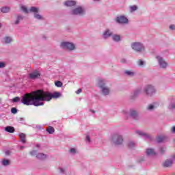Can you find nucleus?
Wrapping results in <instances>:
<instances>
[{
	"label": "nucleus",
	"mask_w": 175,
	"mask_h": 175,
	"mask_svg": "<svg viewBox=\"0 0 175 175\" xmlns=\"http://www.w3.org/2000/svg\"><path fill=\"white\" fill-rule=\"evenodd\" d=\"M56 87H62V82L57 81L55 83Z\"/></svg>",
	"instance_id": "29"
},
{
	"label": "nucleus",
	"mask_w": 175,
	"mask_h": 175,
	"mask_svg": "<svg viewBox=\"0 0 175 175\" xmlns=\"http://www.w3.org/2000/svg\"><path fill=\"white\" fill-rule=\"evenodd\" d=\"M131 47L133 50H135V51H143L144 50V46H143V44L139 42H134L131 44Z\"/></svg>",
	"instance_id": "4"
},
{
	"label": "nucleus",
	"mask_w": 175,
	"mask_h": 175,
	"mask_svg": "<svg viewBox=\"0 0 175 175\" xmlns=\"http://www.w3.org/2000/svg\"><path fill=\"white\" fill-rule=\"evenodd\" d=\"M2 13H9L10 8L9 7H4L1 8Z\"/></svg>",
	"instance_id": "18"
},
{
	"label": "nucleus",
	"mask_w": 175,
	"mask_h": 175,
	"mask_svg": "<svg viewBox=\"0 0 175 175\" xmlns=\"http://www.w3.org/2000/svg\"><path fill=\"white\" fill-rule=\"evenodd\" d=\"M145 92L147 94V95H152L154 92H155V90L151 85H148L145 88Z\"/></svg>",
	"instance_id": "9"
},
{
	"label": "nucleus",
	"mask_w": 175,
	"mask_h": 175,
	"mask_svg": "<svg viewBox=\"0 0 175 175\" xmlns=\"http://www.w3.org/2000/svg\"><path fill=\"white\" fill-rule=\"evenodd\" d=\"M98 87L101 88V92L103 95H109V94H110V90L109 88L105 86V83H102V81H99Z\"/></svg>",
	"instance_id": "3"
},
{
	"label": "nucleus",
	"mask_w": 175,
	"mask_h": 175,
	"mask_svg": "<svg viewBox=\"0 0 175 175\" xmlns=\"http://www.w3.org/2000/svg\"><path fill=\"white\" fill-rule=\"evenodd\" d=\"M170 29L174 30V29H175V25H171L170 26Z\"/></svg>",
	"instance_id": "40"
},
{
	"label": "nucleus",
	"mask_w": 175,
	"mask_h": 175,
	"mask_svg": "<svg viewBox=\"0 0 175 175\" xmlns=\"http://www.w3.org/2000/svg\"><path fill=\"white\" fill-rule=\"evenodd\" d=\"M61 47L70 51L75 50V44L72 42H62Z\"/></svg>",
	"instance_id": "5"
},
{
	"label": "nucleus",
	"mask_w": 175,
	"mask_h": 175,
	"mask_svg": "<svg viewBox=\"0 0 175 175\" xmlns=\"http://www.w3.org/2000/svg\"><path fill=\"white\" fill-rule=\"evenodd\" d=\"M92 112H93V113H95V111H91Z\"/></svg>",
	"instance_id": "47"
},
{
	"label": "nucleus",
	"mask_w": 175,
	"mask_h": 175,
	"mask_svg": "<svg viewBox=\"0 0 175 175\" xmlns=\"http://www.w3.org/2000/svg\"><path fill=\"white\" fill-rule=\"evenodd\" d=\"M156 58H157L158 62L161 68H163V69H165V68L167 66V63L162 57H160L159 56H157Z\"/></svg>",
	"instance_id": "8"
},
{
	"label": "nucleus",
	"mask_w": 175,
	"mask_h": 175,
	"mask_svg": "<svg viewBox=\"0 0 175 175\" xmlns=\"http://www.w3.org/2000/svg\"><path fill=\"white\" fill-rule=\"evenodd\" d=\"M61 96V93L55 92L51 94L50 92H44L42 90L33 91L31 93L26 94L23 96L21 102L26 106H43L42 102H50L52 99H57Z\"/></svg>",
	"instance_id": "1"
},
{
	"label": "nucleus",
	"mask_w": 175,
	"mask_h": 175,
	"mask_svg": "<svg viewBox=\"0 0 175 175\" xmlns=\"http://www.w3.org/2000/svg\"><path fill=\"white\" fill-rule=\"evenodd\" d=\"M112 35L111 32H110V31L107 30L104 33V38L106 39V38H109L110 37V36Z\"/></svg>",
	"instance_id": "19"
},
{
	"label": "nucleus",
	"mask_w": 175,
	"mask_h": 175,
	"mask_svg": "<svg viewBox=\"0 0 175 175\" xmlns=\"http://www.w3.org/2000/svg\"><path fill=\"white\" fill-rule=\"evenodd\" d=\"M34 17L35 18H37L38 20H42V16H40L39 14L38 13H35L34 14Z\"/></svg>",
	"instance_id": "28"
},
{
	"label": "nucleus",
	"mask_w": 175,
	"mask_h": 175,
	"mask_svg": "<svg viewBox=\"0 0 175 175\" xmlns=\"http://www.w3.org/2000/svg\"><path fill=\"white\" fill-rule=\"evenodd\" d=\"M86 140H88V142H91V139H90L89 135L86 136Z\"/></svg>",
	"instance_id": "44"
},
{
	"label": "nucleus",
	"mask_w": 175,
	"mask_h": 175,
	"mask_svg": "<svg viewBox=\"0 0 175 175\" xmlns=\"http://www.w3.org/2000/svg\"><path fill=\"white\" fill-rule=\"evenodd\" d=\"M23 17L21 16H18L17 19L15 21L14 24L17 25V24L20 23V21L23 20Z\"/></svg>",
	"instance_id": "21"
},
{
	"label": "nucleus",
	"mask_w": 175,
	"mask_h": 175,
	"mask_svg": "<svg viewBox=\"0 0 175 175\" xmlns=\"http://www.w3.org/2000/svg\"><path fill=\"white\" fill-rule=\"evenodd\" d=\"M137 64L139 66H143L144 65V62H143L142 59H139L137 61Z\"/></svg>",
	"instance_id": "32"
},
{
	"label": "nucleus",
	"mask_w": 175,
	"mask_h": 175,
	"mask_svg": "<svg viewBox=\"0 0 175 175\" xmlns=\"http://www.w3.org/2000/svg\"><path fill=\"white\" fill-rule=\"evenodd\" d=\"M21 10H23V12H24L25 13H28V10L27 9L26 7L22 6L21 8Z\"/></svg>",
	"instance_id": "33"
},
{
	"label": "nucleus",
	"mask_w": 175,
	"mask_h": 175,
	"mask_svg": "<svg viewBox=\"0 0 175 175\" xmlns=\"http://www.w3.org/2000/svg\"><path fill=\"white\" fill-rule=\"evenodd\" d=\"M1 24H0V28H1Z\"/></svg>",
	"instance_id": "49"
},
{
	"label": "nucleus",
	"mask_w": 175,
	"mask_h": 175,
	"mask_svg": "<svg viewBox=\"0 0 175 175\" xmlns=\"http://www.w3.org/2000/svg\"><path fill=\"white\" fill-rule=\"evenodd\" d=\"M112 142L115 143L116 144H122V142H124V139L122 138V136L118 135V134H115L112 137Z\"/></svg>",
	"instance_id": "2"
},
{
	"label": "nucleus",
	"mask_w": 175,
	"mask_h": 175,
	"mask_svg": "<svg viewBox=\"0 0 175 175\" xmlns=\"http://www.w3.org/2000/svg\"><path fill=\"white\" fill-rule=\"evenodd\" d=\"M121 39V37L118 35H114L113 36V40H114L115 42H120Z\"/></svg>",
	"instance_id": "22"
},
{
	"label": "nucleus",
	"mask_w": 175,
	"mask_h": 175,
	"mask_svg": "<svg viewBox=\"0 0 175 175\" xmlns=\"http://www.w3.org/2000/svg\"><path fill=\"white\" fill-rule=\"evenodd\" d=\"M30 155H31V157H35V155H36V158H38V159H41V160L46 159V158H47V156L43 153H39V154H36V150L31 151Z\"/></svg>",
	"instance_id": "6"
},
{
	"label": "nucleus",
	"mask_w": 175,
	"mask_h": 175,
	"mask_svg": "<svg viewBox=\"0 0 175 175\" xmlns=\"http://www.w3.org/2000/svg\"><path fill=\"white\" fill-rule=\"evenodd\" d=\"M70 152H72V154L76 153V149H75L74 148H71L70 150Z\"/></svg>",
	"instance_id": "39"
},
{
	"label": "nucleus",
	"mask_w": 175,
	"mask_h": 175,
	"mask_svg": "<svg viewBox=\"0 0 175 175\" xmlns=\"http://www.w3.org/2000/svg\"><path fill=\"white\" fill-rule=\"evenodd\" d=\"M165 140V137L159 136L157 138V143H162Z\"/></svg>",
	"instance_id": "25"
},
{
	"label": "nucleus",
	"mask_w": 175,
	"mask_h": 175,
	"mask_svg": "<svg viewBox=\"0 0 175 175\" xmlns=\"http://www.w3.org/2000/svg\"><path fill=\"white\" fill-rule=\"evenodd\" d=\"M130 116L135 118L136 117V111H131Z\"/></svg>",
	"instance_id": "30"
},
{
	"label": "nucleus",
	"mask_w": 175,
	"mask_h": 175,
	"mask_svg": "<svg viewBox=\"0 0 175 175\" xmlns=\"http://www.w3.org/2000/svg\"><path fill=\"white\" fill-rule=\"evenodd\" d=\"M172 165H173V161L172 160H166L163 163V166L164 167H170V166H171Z\"/></svg>",
	"instance_id": "13"
},
{
	"label": "nucleus",
	"mask_w": 175,
	"mask_h": 175,
	"mask_svg": "<svg viewBox=\"0 0 175 175\" xmlns=\"http://www.w3.org/2000/svg\"><path fill=\"white\" fill-rule=\"evenodd\" d=\"M126 75H127L128 76H133V75H135L134 72L130 71V70H126L125 71Z\"/></svg>",
	"instance_id": "27"
},
{
	"label": "nucleus",
	"mask_w": 175,
	"mask_h": 175,
	"mask_svg": "<svg viewBox=\"0 0 175 175\" xmlns=\"http://www.w3.org/2000/svg\"><path fill=\"white\" fill-rule=\"evenodd\" d=\"M2 165L3 166H8L9 165H10V161L8 160V159H4L2 161Z\"/></svg>",
	"instance_id": "20"
},
{
	"label": "nucleus",
	"mask_w": 175,
	"mask_h": 175,
	"mask_svg": "<svg viewBox=\"0 0 175 175\" xmlns=\"http://www.w3.org/2000/svg\"><path fill=\"white\" fill-rule=\"evenodd\" d=\"M38 8L36 7H31L29 10L30 12H33V13H38Z\"/></svg>",
	"instance_id": "26"
},
{
	"label": "nucleus",
	"mask_w": 175,
	"mask_h": 175,
	"mask_svg": "<svg viewBox=\"0 0 175 175\" xmlns=\"http://www.w3.org/2000/svg\"><path fill=\"white\" fill-rule=\"evenodd\" d=\"M154 105H150L148 107V110H152V109H154Z\"/></svg>",
	"instance_id": "36"
},
{
	"label": "nucleus",
	"mask_w": 175,
	"mask_h": 175,
	"mask_svg": "<svg viewBox=\"0 0 175 175\" xmlns=\"http://www.w3.org/2000/svg\"><path fill=\"white\" fill-rule=\"evenodd\" d=\"M171 131H172L173 133H175V126H173V127L171 129Z\"/></svg>",
	"instance_id": "42"
},
{
	"label": "nucleus",
	"mask_w": 175,
	"mask_h": 175,
	"mask_svg": "<svg viewBox=\"0 0 175 175\" xmlns=\"http://www.w3.org/2000/svg\"><path fill=\"white\" fill-rule=\"evenodd\" d=\"M18 100H20V98L18 97H15L12 99V102H14V103L18 102Z\"/></svg>",
	"instance_id": "34"
},
{
	"label": "nucleus",
	"mask_w": 175,
	"mask_h": 175,
	"mask_svg": "<svg viewBox=\"0 0 175 175\" xmlns=\"http://www.w3.org/2000/svg\"><path fill=\"white\" fill-rule=\"evenodd\" d=\"M6 44L10 43L12 42V38L10 37H5L4 38V41H3Z\"/></svg>",
	"instance_id": "23"
},
{
	"label": "nucleus",
	"mask_w": 175,
	"mask_h": 175,
	"mask_svg": "<svg viewBox=\"0 0 175 175\" xmlns=\"http://www.w3.org/2000/svg\"><path fill=\"white\" fill-rule=\"evenodd\" d=\"M64 5H65V6H69V7L75 6V5H76V1H67L64 3Z\"/></svg>",
	"instance_id": "12"
},
{
	"label": "nucleus",
	"mask_w": 175,
	"mask_h": 175,
	"mask_svg": "<svg viewBox=\"0 0 175 175\" xmlns=\"http://www.w3.org/2000/svg\"><path fill=\"white\" fill-rule=\"evenodd\" d=\"M71 14H75V15L79 14V16H81L84 14V10L81 8V7H78L72 10Z\"/></svg>",
	"instance_id": "7"
},
{
	"label": "nucleus",
	"mask_w": 175,
	"mask_h": 175,
	"mask_svg": "<svg viewBox=\"0 0 175 175\" xmlns=\"http://www.w3.org/2000/svg\"><path fill=\"white\" fill-rule=\"evenodd\" d=\"M5 154L6 155H10V151L9 150L5 151Z\"/></svg>",
	"instance_id": "46"
},
{
	"label": "nucleus",
	"mask_w": 175,
	"mask_h": 175,
	"mask_svg": "<svg viewBox=\"0 0 175 175\" xmlns=\"http://www.w3.org/2000/svg\"><path fill=\"white\" fill-rule=\"evenodd\" d=\"M6 132H9V133H14V127L13 126H7L5 129Z\"/></svg>",
	"instance_id": "14"
},
{
	"label": "nucleus",
	"mask_w": 175,
	"mask_h": 175,
	"mask_svg": "<svg viewBox=\"0 0 175 175\" xmlns=\"http://www.w3.org/2000/svg\"><path fill=\"white\" fill-rule=\"evenodd\" d=\"M1 98H0V103H1Z\"/></svg>",
	"instance_id": "48"
},
{
	"label": "nucleus",
	"mask_w": 175,
	"mask_h": 175,
	"mask_svg": "<svg viewBox=\"0 0 175 175\" xmlns=\"http://www.w3.org/2000/svg\"><path fill=\"white\" fill-rule=\"evenodd\" d=\"M46 131L48 132V133H49L50 135H53V133H54V132L55 131V130L54 129V127L53 126H49L46 129Z\"/></svg>",
	"instance_id": "16"
},
{
	"label": "nucleus",
	"mask_w": 175,
	"mask_h": 175,
	"mask_svg": "<svg viewBox=\"0 0 175 175\" xmlns=\"http://www.w3.org/2000/svg\"><path fill=\"white\" fill-rule=\"evenodd\" d=\"M11 113H12V114L17 113V109L16 108H12Z\"/></svg>",
	"instance_id": "35"
},
{
	"label": "nucleus",
	"mask_w": 175,
	"mask_h": 175,
	"mask_svg": "<svg viewBox=\"0 0 175 175\" xmlns=\"http://www.w3.org/2000/svg\"><path fill=\"white\" fill-rule=\"evenodd\" d=\"M81 89H79L77 92L76 94H81Z\"/></svg>",
	"instance_id": "45"
},
{
	"label": "nucleus",
	"mask_w": 175,
	"mask_h": 175,
	"mask_svg": "<svg viewBox=\"0 0 175 175\" xmlns=\"http://www.w3.org/2000/svg\"><path fill=\"white\" fill-rule=\"evenodd\" d=\"M170 109H175V105L174 104H171L170 106H169Z\"/></svg>",
	"instance_id": "41"
},
{
	"label": "nucleus",
	"mask_w": 175,
	"mask_h": 175,
	"mask_svg": "<svg viewBox=\"0 0 175 175\" xmlns=\"http://www.w3.org/2000/svg\"><path fill=\"white\" fill-rule=\"evenodd\" d=\"M160 151L161 154H163L165 152V149H163V148H161Z\"/></svg>",
	"instance_id": "43"
},
{
	"label": "nucleus",
	"mask_w": 175,
	"mask_h": 175,
	"mask_svg": "<svg viewBox=\"0 0 175 175\" xmlns=\"http://www.w3.org/2000/svg\"><path fill=\"white\" fill-rule=\"evenodd\" d=\"M137 133H138V135L146 136V137H148L149 139H151V137L148 134H146L142 131H137Z\"/></svg>",
	"instance_id": "24"
},
{
	"label": "nucleus",
	"mask_w": 175,
	"mask_h": 175,
	"mask_svg": "<svg viewBox=\"0 0 175 175\" xmlns=\"http://www.w3.org/2000/svg\"><path fill=\"white\" fill-rule=\"evenodd\" d=\"M133 146H135V143L132 142L129 143V147L131 148V147H133Z\"/></svg>",
	"instance_id": "37"
},
{
	"label": "nucleus",
	"mask_w": 175,
	"mask_h": 175,
	"mask_svg": "<svg viewBox=\"0 0 175 175\" xmlns=\"http://www.w3.org/2000/svg\"><path fill=\"white\" fill-rule=\"evenodd\" d=\"M116 21L119 24H126V23H128V18H126V17L122 16H118L116 18Z\"/></svg>",
	"instance_id": "11"
},
{
	"label": "nucleus",
	"mask_w": 175,
	"mask_h": 175,
	"mask_svg": "<svg viewBox=\"0 0 175 175\" xmlns=\"http://www.w3.org/2000/svg\"><path fill=\"white\" fill-rule=\"evenodd\" d=\"M29 77L31 79V80L39 79V77H40V72H39V71H34L29 75Z\"/></svg>",
	"instance_id": "10"
},
{
	"label": "nucleus",
	"mask_w": 175,
	"mask_h": 175,
	"mask_svg": "<svg viewBox=\"0 0 175 175\" xmlns=\"http://www.w3.org/2000/svg\"><path fill=\"white\" fill-rule=\"evenodd\" d=\"M19 137H20L22 143H26L27 141L25 140V133H21L19 135Z\"/></svg>",
	"instance_id": "17"
},
{
	"label": "nucleus",
	"mask_w": 175,
	"mask_h": 175,
	"mask_svg": "<svg viewBox=\"0 0 175 175\" xmlns=\"http://www.w3.org/2000/svg\"><path fill=\"white\" fill-rule=\"evenodd\" d=\"M155 151L152 148H148L146 150V154L147 155H155Z\"/></svg>",
	"instance_id": "15"
},
{
	"label": "nucleus",
	"mask_w": 175,
	"mask_h": 175,
	"mask_svg": "<svg viewBox=\"0 0 175 175\" xmlns=\"http://www.w3.org/2000/svg\"><path fill=\"white\" fill-rule=\"evenodd\" d=\"M5 62H0V68H5Z\"/></svg>",
	"instance_id": "38"
},
{
	"label": "nucleus",
	"mask_w": 175,
	"mask_h": 175,
	"mask_svg": "<svg viewBox=\"0 0 175 175\" xmlns=\"http://www.w3.org/2000/svg\"><path fill=\"white\" fill-rule=\"evenodd\" d=\"M131 12H135V10H137V6L136 5H132L130 7Z\"/></svg>",
	"instance_id": "31"
}]
</instances>
